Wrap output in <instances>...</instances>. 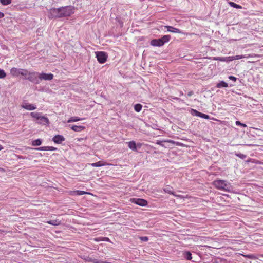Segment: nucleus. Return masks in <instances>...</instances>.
Wrapping results in <instances>:
<instances>
[{
    "label": "nucleus",
    "instance_id": "34",
    "mask_svg": "<svg viewBox=\"0 0 263 263\" xmlns=\"http://www.w3.org/2000/svg\"><path fill=\"white\" fill-rule=\"evenodd\" d=\"M226 60H227L226 62H229L235 60L234 56L227 57Z\"/></svg>",
    "mask_w": 263,
    "mask_h": 263
},
{
    "label": "nucleus",
    "instance_id": "3",
    "mask_svg": "<svg viewBox=\"0 0 263 263\" xmlns=\"http://www.w3.org/2000/svg\"><path fill=\"white\" fill-rule=\"evenodd\" d=\"M170 40V36L168 35H164L161 39H153L151 41V45L153 46L160 47L163 46L165 43L168 42Z\"/></svg>",
    "mask_w": 263,
    "mask_h": 263
},
{
    "label": "nucleus",
    "instance_id": "28",
    "mask_svg": "<svg viewBox=\"0 0 263 263\" xmlns=\"http://www.w3.org/2000/svg\"><path fill=\"white\" fill-rule=\"evenodd\" d=\"M213 60L215 61H222V62H226V57H214Z\"/></svg>",
    "mask_w": 263,
    "mask_h": 263
},
{
    "label": "nucleus",
    "instance_id": "1",
    "mask_svg": "<svg viewBox=\"0 0 263 263\" xmlns=\"http://www.w3.org/2000/svg\"><path fill=\"white\" fill-rule=\"evenodd\" d=\"M61 17L70 16L74 13V7L72 6H66L60 7Z\"/></svg>",
    "mask_w": 263,
    "mask_h": 263
},
{
    "label": "nucleus",
    "instance_id": "43",
    "mask_svg": "<svg viewBox=\"0 0 263 263\" xmlns=\"http://www.w3.org/2000/svg\"><path fill=\"white\" fill-rule=\"evenodd\" d=\"M3 149V147L2 145L0 144V151Z\"/></svg>",
    "mask_w": 263,
    "mask_h": 263
},
{
    "label": "nucleus",
    "instance_id": "21",
    "mask_svg": "<svg viewBox=\"0 0 263 263\" xmlns=\"http://www.w3.org/2000/svg\"><path fill=\"white\" fill-rule=\"evenodd\" d=\"M83 119L80 118L78 117H72L67 121V122L70 123V122H77V121H81Z\"/></svg>",
    "mask_w": 263,
    "mask_h": 263
},
{
    "label": "nucleus",
    "instance_id": "30",
    "mask_svg": "<svg viewBox=\"0 0 263 263\" xmlns=\"http://www.w3.org/2000/svg\"><path fill=\"white\" fill-rule=\"evenodd\" d=\"M0 2L3 5H7L11 3V0H0Z\"/></svg>",
    "mask_w": 263,
    "mask_h": 263
},
{
    "label": "nucleus",
    "instance_id": "18",
    "mask_svg": "<svg viewBox=\"0 0 263 263\" xmlns=\"http://www.w3.org/2000/svg\"><path fill=\"white\" fill-rule=\"evenodd\" d=\"M128 147L133 151H137L136 144L134 141H131L128 142Z\"/></svg>",
    "mask_w": 263,
    "mask_h": 263
},
{
    "label": "nucleus",
    "instance_id": "24",
    "mask_svg": "<svg viewBox=\"0 0 263 263\" xmlns=\"http://www.w3.org/2000/svg\"><path fill=\"white\" fill-rule=\"evenodd\" d=\"M171 189H172V187H170L169 186H167V187H166V188H164L163 189V191L165 192V193H167L170 195H174V192H173L172 190H171Z\"/></svg>",
    "mask_w": 263,
    "mask_h": 263
},
{
    "label": "nucleus",
    "instance_id": "8",
    "mask_svg": "<svg viewBox=\"0 0 263 263\" xmlns=\"http://www.w3.org/2000/svg\"><path fill=\"white\" fill-rule=\"evenodd\" d=\"M10 72L12 75L17 76L18 74H21L23 76L27 75L28 71L26 70L22 69L12 68L10 70Z\"/></svg>",
    "mask_w": 263,
    "mask_h": 263
},
{
    "label": "nucleus",
    "instance_id": "17",
    "mask_svg": "<svg viewBox=\"0 0 263 263\" xmlns=\"http://www.w3.org/2000/svg\"><path fill=\"white\" fill-rule=\"evenodd\" d=\"M193 111L195 112V115L197 116H198V117H200L201 118H204V119H210V117L208 115H206V114L200 112H199V111H197L196 110H193Z\"/></svg>",
    "mask_w": 263,
    "mask_h": 263
},
{
    "label": "nucleus",
    "instance_id": "40",
    "mask_svg": "<svg viewBox=\"0 0 263 263\" xmlns=\"http://www.w3.org/2000/svg\"><path fill=\"white\" fill-rule=\"evenodd\" d=\"M193 92L192 91H189L188 93H187V96H189V97H191L193 95Z\"/></svg>",
    "mask_w": 263,
    "mask_h": 263
},
{
    "label": "nucleus",
    "instance_id": "27",
    "mask_svg": "<svg viewBox=\"0 0 263 263\" xmlns=\"http://www.w3.org/2000/svg\"><path fill=\"white\" fill-rule=\"evenodd\" d=\"M23 107L25 108L26 109L32 110H33V105L32 104H24L23 105Z\"/></svg>",
    "mask_w": 263,
    "mask_h": 263
},
{
    "label": "nucleus",
    "instance_id": "39",
    "mask_svg": "<svg viewBox=\"0 0 263 263\" xmlns=\"http://www.w3.org/2000/svg\"><path fill=\"white\" fill-rule=\"evenodd\" d=\"M101 238H102V237H100V238H94V240H95V241H97V242H98V241H102L101 240H100V239H101Z\"/></svg>",
    "mask_w": 263,
    "mask_h": 263
},
{
    "label": "nucleus",
    "instance_id": "26",
    "mask_svg": "<svg viewBox=\"0 0 263 263\" xmlns=\"http://www.w3.org/2000/svg\"><path fill=\"white\" fill-rule=\"evenodd\" d=\"M142 105L140 104H137L134 106V109L137 112H139L142 109Z\"/></svg>",
    "mask_w": 263,
    "mask_h": 263
},
{
    "label": "nucleus",
    "instance_id": "33",
    "mask_svg": "<svg viewBox=\"0 0 263 263\" xmlns=\"http://www.w3.org/2000/svg\"><path fill=\"white\" fill-rule=\"evenodd\" d=\"M42 143V140L41 139H37L34 141V145H40Z\"/></svg>",
    "mask_w": 263,
    "mask_h": 263
},
{
    "label": "nucleus",
    "instance_id": "37",
    "mask_svg": "<svg viewBox=\"0 0 263 263\" xmlns=\"http://www.w3.org/2000/svg\"><path fill=\"white\" fill-rule=\"evenodd\" d=\"M102 241H109V239L107 237H102L101 239H100Z\"/></svg>",
    "mask_w": 263,
    "mask_h": 263
},
{
    "label": "nucleus",
    "instance_id": "13",
    "mask_svg": "<svg viewBox=\"0 0 263 263\" xmlns=\"http://www.w3.org/2000/svg\"><path fill=\"white\" fill-rule=\"evenodd\" d=\"M259 55H257V54H248L247 56H246L245 55H236V56H234V58H235V60H239V59H242V58H249V57H259Z\"/></svg>",
    "mask_w": 263,
    "mask_h": 263
},
{
    "label": "nucleus",
    "instance_id": "29",
    "mask_svg": "<svg viewBox=\"0 0 263 263\" xmlns=\"http://www.w3.org/2000/svg\"><path fill=\"white\" fill-rule=\"evenodd\" d=\"M241 255H242L243 256H244L246 258H249V259H256V257L253 255V254H248V255H243V254H241Z\"/></svg>",
    "mask_w": 263,
    "mask_h": 263
},
{
    "label": "nucleus",
    "instance_id": "20",
    "mask_svg": "<svg viewBox=\"0 0 263 263\" xmlns=\"http://www.w3.org/2000/svg\"><path fill=\"white\" fill-rule=\"evenodd\" d=\"M47 223L53 226H59L61 224V221L58 219L52 220L47 221Z\"/></svg>",
    "mask_w": 263,
    "mask_h": 263
},
{
    "label": "nucleus",
    "instance_id": "42",
    "mask_svg": "<svg viewBox=\"0 0 263 263\" xmlns=\"http://www.w3.org/2000/svg\"><path fill=\"white\" fill-rule=\"evenodd\" d=\"M83 140V138H77V141H82Z\"/></svg>",
    "mask_w": 263,
    "mask_h": 263
},
{
    "label": "nucleus",
    "instance_id": "35",
    "mask_svg": "<svg viewBox=\"0 0 263 263\" xmlns=\"http://www.w3.org/2000/svg\"><path fill=\"white\" fill-rule=\"evenodd\" d=\"M235 123H236V125H238V126H241L243 127H247V125L245 124L242 123L239 121H236Z\"/></svg>",
    "mask_w": 263,
    "mask_h": 263
},
{
    "label": "nucleus",
    "instance_id": "41",
    "mask_svg": "<svg viewBox=\"0 0 263 263\" xmlns=\"http://www.w3.org/2000/svg\"><path fill=\"white\" fill-rule=\"evenodd\" d=\"M4 16V14L3 12H0V18H3Z\"/></svg>",
    "mask_w": 263,
    "mask_h": 263
},
{
    "label": "nucleus",
    "instance_id": "45",
    "mask_svg": "<svg viewBox=\"0 0 263 263\" xmlns=\"http://www.w3.org/2000/svg\"><path fill=\"white\" fill-rule=\"evenodd\" d=\"M30 115H31L32 117H33V112H31V113H30Z\"/></svg>",
    "mask_w": 263,
    "mask_h": 263
},
{
    "label": "nucleus",
    "instance_id": "32",
    "mask_svg": "<svg viewBox=\"0 0 263 263\" xmlns=\"http://www.w3.org/2000/svg\"><path fill=\"white\" fill-rule=\"evenodd\" d=\"M6 76V74L4 70L0 69V79L4 78Z\"/></svg>",
    "mask_w": 263,
    "mask_h": 263
},
{
    "label": "nucleus",
    "instance_id": "6",
    "mask_svg": "<svg viewBox=\"0 0 263 263\" xmlns=\"http://www.w3.org/2000/svg\"><path fill=\"white\" fill-rule=\"evenodd\" d=\"M60 11V8H53L49 9L48 12L49 18L52 19L55 18H61Z\"/></svg>",
    "mask_w": 263,
    "mask_h": 263
},
{
    "label": "nucleus",
    "instance_id": "15",
    "mask_svg": "<svg viewBox=\"0 0 263 263\" xmlns=\"http://www.w3.org/2000/svg\"><path fill=\"white\" fill-rule=\"evenodd\" d=\"M36 149L39 151H52L56 150L57 148L53 146H43L38 148H36Z\"/></svg>",
    "mask_w": 263,
    "mask_h": 263
},
{
    "label": "nucleus",
    "instance_id": "46",
    "mask_svg": "<svg viewBox=\"0 0 263 263\" xmlns=\"http://www.w3.org/2000/svg\"><path fill=\"white\" fill-rule=\"evenodd\" d=\"M237 156H238L240 158H242V156H240V155H238Z\"/></svg>",
    "mask_w": 263,
    "mask_h": 263
},
{
    "label": "nucleus",
    "instance_id": "19",
    "mask_svg": "<svg viewBox=\"0 0 263 263\" xmlns=\"http://www.w3.org/2000/svg\"><path fill=\"white\" fill-rule=\"evenodd\" d=\"M163 142H167V143H172V144H175V142L173 140H164V141H159V140H157V142H156V144H158V145H159L160 146H162L163 147H165L164 145L163 144Z\"/></svg>",
    "mask_w": 263,
    "mask_h": 263
},
{
    "label": "nucleus",
    "instance_id": "38",
    "mask_svg": "<svg viewBox=\"0 0 263 263\" xmlns=\"http://www.w3.org/2000/svg\"><path fill=\"white\" fill-rule=\"evenodd\" d=\"M229 78L230 80H233L234 81H236V78L234 76H229Z\"/></svg>",
    "mask_w": 263,
    "mask_h": 263
},
{
    "label": "nucleus",
    "instance_id": "9",
    "mask_svg": "<svg viewBox=\"0 0 263 263\" xmlns=\"http://www.w3.org/2000/svg\"><path fill=\"white\" fill-rule=\"evenodd\" d=\"M38 77L40 80H51L53 78V75L52 73H41L39 74Z\"/></svg>",
    "mask_w": 263,
    "mask_h": 263
},
{
    "label": "nucleus",
    "instance_id": "10",
    "mask_svg": "<svg viewBox=\"0 0 263 263\" xmlns=\"http://www.w3.org/2000/svg\"><path fill=\"white\" fill-rule=\"evenodd\" d=\"M65 139L64 136L60 135H55L52 138L53 141L57 144L61 143L62 142L65 141Z\"/></svg>",
    "mask_w": 263,
    "mask_h": 263
},
{
    "label": "nucleus",
    "instance_id": "14",
    "mask_svg": "<svg viewBox=\"0 0 263 263\" xmlns=\"http://www.w3.org/2000/svg\"><path fill=\"white\" fill-rule=\"evenodd\" d=\"M90 165L93 167H100L106 165H111L110 164H108L106 163L105 162L100 161L96 163H93L90 164Z\"/></svg>",
    "mask_w": 263,
    "mask_h": 263
},
{
    "label": "nucleus",
    "instance_id": "2",
    "mask_svg": "<svg viewBox=\"0 0 263 263\" xmlns=\"http://www.w3.org/2000/svg\"><path fill=\"white\" fill-rule=\"evenodd\" d=\"M214 187L218 190L228 191L229 184L227 183L226 181L223 180L217 179L212 182Z\"/></svg>",
    "mask_w": 263,
    "mask_h": 263
},
{
    "label": "nucleus",
    "instance_id": "47",
    "mask_svg": "<svg viewBox=\"0 0 263 263\" xmlns=\"http://www.w3.org/2000/svg\"><path fill=\"white\" fill-rule=\"evenodd\" d=\"M195 34L194 33H192L191 34H190V35Z\"/></svg>",
    "mask_w": 263,
    "mask_h": 263
},
{
    "label": "nucleus",
    "instance_id": "25",
    "mask_svg": "<svg viewBox=\"0 0 263 263\" xmlns=\"http://www.w3.org/2000/svg\"><path fill=\"white\" fill-rule=\"evenodd\" d=\"M228 87V84L224 81H221L220 83L217 84V87L221 88V87Z\"/></svg>",
    "mask_w": 263,
    "mask_h": 263
},
{
    "label": "nucleus",
    "instance_id": "22",
    "mask_svg": "<svg viewBox=\"0 0 263 263\" xmlns=\"http://www.w3.org/2000/svg\"><path fill=\"white\" fill-rule=\"evenodd\" d=\"M229 5L233 7V8H237V9H242V6L239 5H238L233 2H229L228 3Z\"/></svg>",
    "mask_w": 263,
    "mask_h": 263
},
{
    "label": "nucleus",
    "instance_id": "11",
    "mask_svg": "<svg viewBox=\"0 0 263 263\" xmlns=\"http://www.w3.org/2000/svg\"><path fill=\"white\" fill-rule=\"evenodd\" d=\"M164 28L167 29V31L173 32V33H182V34H186V35L188 34V33H185L182 32L181 30H180L178 28H174L172 26H164Z\"/></svg>",
    "mask_w": 263,
    "mask_h": 263
},
{
    "label": "nucleus",
    "instance_id": "48",
    "mask_svg": "<svg viewBox=\"0 0 263 263\" xmlns=\"http://www.w3.org/2000/svg\"><path fill=\"white\" fill-rule=\"evenodd\" d=\"M96 263H102V262H95Z\"/></svg>",
    "mask_w": 263,
    "mask_h": 263
},
{
    "label": "nucleus",
    "instance_id": "16",
    "mask_svg": "<svg viewBox=\"0 0 263 263\" xmlns=\"http://www.w3.org/2000/svg\"><path fill=\"white\" fill-rule=\"evenodd\" d=\"M71 128L74 132H79L83 130L85 127L83 126L72 125Z\"/></svg>",
    "mask_w": 263,
    "mask_h": 263
},
{
    "label": "nucleus",
    "instance_id": "31",
    "mask_svg": "<svg viewBox=\"0 0 263 263\" xmlns=\"http://www.w3.org/2000/svg\"><path fill=\"white\" fill-rule=\"evenodd\" d=\"M173 195L176 197L181 198V199L189 198H190V196H189L188 195H186V196H183L181 195H177L175 193H174V195Z\"/></svg>",
    "mask_w": 263,
    "mask_h": 263
},
{
    "label": "nucleus",
    "instance_id": "4",
    "mask_svg": "<svg viewBox=\"0 0 263 263\" xmlns=\"http://www.w3.org/2000/svg\"><path fill=\"white\" fill-rule=\"evenodd\" d=\"M34 118L36 119L37 123L39 124L46 125L49 123L48 119L44 116H42L41 114L36 113L34 114Z\"/></svg>",
    "mask_w": 263,
    "mask_h": 263
},
{
    "label": "nucleus",
    "instance_id": "44",
    "mask_svg": "<svg viewBox=\"0 0 263 263\" xmlns=\"http://www.w3.org/2000/svg\"><path fill=\"white\" fill-rule=\"evenodd\" d=\"M141 145H142V144H141V143H139L137 144V146H139V147H141Z\"/></svg>",
    "mask_w": 263,
    "mask_h": 263
},
{
    "label": "nucleus",
    "instance_id": "7",
    "mask_svg": "<svg viewBox=\"0 0 263 263\" xmlns=\"http://www.w3.org/2000/svg\"><path fill=\"white\" fill-rule=\"evenodd\" d=\"M130 201L141 206H146L148 204L147 201L142 198H133L130 199Z\"/></svg>",
    "mask_w": 263,
    "mask_h": 263
},
{
    "label": "nucleus",
    "instance_id": "5",
    "mask_svg": "<svg viewBox=\"0 0 263 263\" xmlns=\"http://www.w3.org/2000/svg\"><path fill=\"white\" fill-rule=\"evenodd\" d=\"M95 53L97 60L100 63L103 64L107 61L108 55L105 52L97 51Z\"/></svg>",
    "mask_w": 263,
    "mask_h": 263
},
{
    "label": "nucleus",
    "instance_id": "36",
    "mask_svg": "<svg viewBox=\"0 0 263 263\" xmlns=\"http://www.w3.org/2000/svg\"><path fill=\"white\" fill-rule=\"evenodd\" d=\"M140 239L142 240V241H148V238L146 236H144V237H140Z\"/></svg>",
    "mask_w": 263,
    "mask_h": 263
},
{
    "label": "nucleus",
    "instance_id": "12",
    "mask_svg": "<svg viewBox=\"0 0 263 263\" xmlns=\"http://www.w3.org/2000/svg\"><path fill=\"white\" fill-rule=\"evenodd\" d=\"M68 193L70 195H82L84 194H90V193L80 190L70 191Z\"/></svg>",
    "mask_w": 263,
    "mask_h": 263
},
{
    "label": "nucleus",
    "instance_id": "23",
    "mask_svg": "<svg viewBox=\"0 0 263 263\" xmlns=\"http://www.w3.org/2000/svg\"><path fill=\"white\" fill-rule=\"evenodd\" d=\"M183 255L184 257L188 260H191L192 258V254L189 251L185 252Z\"/></svg>",
    "mask_w": 263,
    "mask_h": 263
}]
</instances>
